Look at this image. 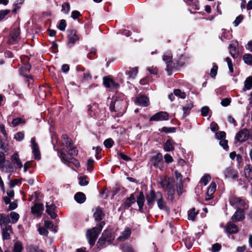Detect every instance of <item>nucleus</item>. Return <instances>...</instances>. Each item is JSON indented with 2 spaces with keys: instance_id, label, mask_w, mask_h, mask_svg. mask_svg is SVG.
<instances>
[{
  "instance_id": "nucleus-54",
  "label": "nucleus",
  "mask_w": 252,
  "mask_h": 252,
  "mask_svg": "<svg viewBox=\"0 0 252 252\" xmlns=\"http://www.w3.org/2000/svg\"><path fill=\"white\" fill-rule=\"evenodd\" d=\"M164 149L165 151L169 152L173 150L174 148L172 143H165Z\"/></svg>"
},
{
  "instance_id": "nucleus-22",
  "label": "nucleus",
  "mask_w": 252,
  "mask_h": 252,
  "mask_svg": "<svg viewBox=\"0 0 252 252\" xmlns=\"http://www.w3.org/2000/svg\"><path fill=\"white\" fill-rule=\"evenodd\" d=\"M157 202L158 206L159 209L164 210L166 212H168L169 211V208L166 205V202L163 199L162 195L160 196Z\"/></svg>"
},
{
  "instance_id": "nucleus-39",
  "label": "nucleus",
  "mask_w": 252,
  "mask_h": 252,
  "mask_svg": "<svg viewBox=\"0 0 252 252\" xmlns=\"http://www.w3.org/2000/svg\"><path fill=\"white\" fill-rule=\"evenodd\" d=\"M94 160L92 158H90L88 159L86 163V167L87 170H88L89 172H91L94 169Z\"/></svg>"
},
{
  "instance_id": "nucleus-57",
  "label": "nucleus",
  "mask_w": 252,
  "mask_h": 252,
  "mask_svg": "<svg viewBox=\"0 0 252 252\" xmlns=\"http://www.w3.org/2000/svg\"><path fill=\"white\" fill-rule=\"evenodd\" d=\"M221 245L219 243H216L212 246V252H217L220 250Z\"/></svg>"
},
{
  "instance_id": "nucleus-19",
  "label": "nucleus",
  "mask_w": 252,
  "mask_h": 252,
  "mask_svg": "<svg viewBox=\"0 0 252 252\" xmlns=\"http://www.w3.org/2000/svg\"><path fill=\"white\" fill-rule=\"evenodd\" d=\"M216 187L217 186L215 182L211 183L206 192V195L208 196V197L206 198V200H210L213 197V194L216 189Z\"/></svg>"
},
{
  "instance_id": "nucleus-30",
  "label": "nucleus",
  "mask_w": 252,
  "mask_h": 252,
  "mask_svg": "<svg viewBox=\"0 0 252 252\" xmlns=\"http://www.w3.org/2000/svg\"><path fill=\"white\" fill-rule=\"evenodd\" d=\"M24 247L21 242L20 241L16 242L13 246V252H22Z\"/></svg>"
},
{
  "instance_id": "nucleus-58",
  "label": "nucleus",
  "mask_w": 252,
  "mask_h": 252,
  "mask_svg": "<svg viewBox=\"0 0 252 252\" xmlns=\"http://www.w3.org/2000/svg\"><path fill=\"white\" fill-rule=\"evenodd\" d=\"M38 231L40 234L44 236H47L48 234V231L44 227H39L38 228Z\"/></svg>"
},
{
  "instance_id": "nucleus-45",
  "label": "nucleus",
  "mask_w": 252,
  "mask_h": 252,
  "mask_svg": "<svg viewBox=\"0 0 252 252\" xmlns=\"http://www.w3.org/2000/svg\"><path fill=\"white\" fill-rule=\"evenodd\" d=\"M176 128L175 127H163L160 131L161 132H163L166 133H169L171 132H175Z\"/></svg>"
},
{
  "instance_id": "nucleus-24",
  "label": "nucleus",
  "mask_w": 252,
  "mask_h": 252,
  "mask_svg": "<svg viewBox=\"0 0 252 252\" xmlns=\"http://www.w3.org/2000/svg\"><path fill=\"white\" fill-rule=\"evenodd\" d=\"M136 202L138 205L139 211H142L144 203L145 202V196L144 195L143 192H140L137 198Z\"/></svg>"
},
{
  "instance_id": "nucleus-62",
  "label": "nucleus",
  "mask_w": 252,
  "mask_h": 252,
  "mask_svg": "<svg viewBox=\"0 0 252 252\" xmlns=\"http://www.w3.org/2000/svg\"><path fill=\"white\" fill-rule=\"evenodd\" d=\"M166 70L168 73V75H170L171 73V71L172 70L173 67H172V63L171 62H168L166 63Z\"/></svg>"
},
{
  "instance_id": "nucleus-11",
  "label": "nucleus",
  "mask_w": 252,
  "mask_h": 252,
  "mask_svg": "<svg viewBox=\"0 0 252 252\" xmlns=\"http://www.w3.org/2000/svg\"><path fill=\"white\" fill-rule=\"evenodd\" d=\"M32 213L37 217H40L44 210V206L42 203H36L32 207Z\"/></svg>"
},
{
  "instance_id": "nucleus-4",
  "label": "nucleus",
  "mask_w": 252,
  "mask_h": 252,
  "mask_svg": "<svg viewBox=\"0 0 252 252\" xmlns=\"http://www.w3.org/2000/svg\"><path fill=\"white\" fill-rule=\"evenodd\" d=\"M235 138L238 142H245L248 139L252 140V130L243 129L237 134Z\"/></svg>"
},
{
  "instance_id": "nucleus-5",
  "label": "nucleus",
  "mask_w": 252,
  "mask_h": 252,
  "mask_svg": "<svg viewBox=\"0 0 252 252\" xmlns=\"http://www.w3.org/2000/svg\"><path fill=\"white\" fill-rule=\"evenodd\" d=\"M159 184L162 188L165 190L167 191L168 194H173L174 192V185L171 180L168 179H161L159 182Z\"/></svg>"
},
{
  "instance_id": "nucleus-6",
  "label": "nucleus",
  "mask_w": 252,
  "mask_h": 252,
  "mask_svg": "<svg viewBox=\"0 0 252 252\" xmlns=\"http://www.w3.org/2000/svg\"><path fill=\"white\" fill-rule=\"evenodd\" d=\"M68 42L67 45L69 47H72L79 38L77 35V32L74 30H68L67 31Z\"/></svg>"
},
{
  "instance_id": "nucleus-52",
  "label": "nucleus",
  "mask_w": 252,
  "mask_h": 252,
  "mask_svg": "<svg viewBox=\"0 0 252 252\" xmlns=\"http://www.w3.org/2000/svg\"><path fill=\"white\" fill-rule=\"evenodd\" d=\"M24 134L22 132H18L14 135V139L17 141H21L23 139Z\"/></svg>"
},
{
  "instance_id": "nucleus-53",
  "label": "nucleus",
  "mask_w": 252,
  "mask_h": 252,
  "mask_svg": "<svg viewBox=\"0 0 252 252\" xmlns=\"http://www.w3.org/2000/svg\"><path fill=\"white\" fill-rule=\"evenodd\" d=\"M122 251L124 252H134L132 248L128 245H124L122 248Z\"/></svg>"
},
{
  "instance_id": "nucleus-44",
  "label": "nucleus",
  "mask_w": 252,
  "mask_h": 252,
  "mask_svg": "<svg viewBox=\"0 0 252 252\" xmlns=\"http://www.w3.org/2000/svg\"><path fill=\"white\" fill-rule=\"evenodd\" d=\"M230 48V53L233 58H235L237 56V51L235 46L230 44L229 46Z\"/></svg>"
},
{
  "instance_id": "nucleus-14",
  "label": "nucleus",
  "mask_w": 252,
  "mask_h": 252,
  "mask_svg": "<svg viewBox=\"0 0 252 252\" xmlns=\"http://www.w3.org/2000/svg\"><path fill=\"white\" fill-rule=\"evenodd\" d=\"M46 212L50 216L51 219H55L57 215L55 212L56 206L54 204L48 205L47 203L46 205Z\"/></svg>"
},
{
  "instance_id": "nucleus-2",
  "label": "nucleus",
  "mask_w": 252,
  "mask_h": 252,
  "mask_svg": "<svg viewBox=\"0 0 252 252\" xmlns=\"http://www.w3.org/2000/svg\"><path fill=\"white\" fill-rule=\"evenodd\" d=\"M230 205L236 209L247 210L249 208L248 201L243 197L231 195L229 198Z\"/></svg>"
},
{
  "instance_id": "nucleus-3",
  "label": "nucleus",
  "mask_w": 252,
  "mask_h": 252,
  "mask_svg": "<svg viewBox=\"0 0 252 252\" xmlns=\"http://www.w3.org/2000/svg\"><path fill=\"white\" fill-rule=\"evenodd\" d=\"M100 232L101 229L98 227H94L87 230L86 235L89 243L91 246L94 245Z\"/></svg>"
},
{
  "instance_id": "nucleus-9",
  "label": "nucleus",
  "mask_w": 252,
  "mask_h": 252,
  "mask_svg": "<svg viewBox=\"0 0 252 252\" xmlns=\"http://www.w3.org/2000/svg\"><path fill=\"white\" fill-rule=\"evenodd\" d=\"M150 162L152 165L156 168H160L162 164V155L158 153L153 156L150 159Z\"/></svg>"
},
{
  "instance_id": "nucleus-18",
  "label": "nucleus",
  "mask_w": 252,
  "mask_h": 252,
  "mask_svg": "<svg viewBox=\"0 0 252 252\" xmlns=\"http://www.w3.org/2000/svg\"><path fill=\"white\" fill-rule=\"evenodd\" d=\"M12 233V228L11 225L6 226L2 229V237L4 240H8L10 238V234Z\"/></svg>"
},
{
  "instance_id": "nucleus-36",
  "label": "nucleus",
  "mask_w": 252,
  "mask_h": 252,
  "mask_svg": "<svg viewBox=\"0 0 252 252\" xmlns=\"http://www.w3.org/2000/svg\"><path fill=\"white\" fill-rule=\"evenodd\" d=\"M113 83V80L107 77L103 78V84L107 88H111L112 84Z\"/></svg>"
},
{
  "instance_id": "nucleus-1",
  "label": "nucleus",
  "mask_w": 252,
  "mask_h": 252,
  "mask_svg": "<svg viewBox=\"0 0 252 252\" xmlns=\"http://www.w3.org/2000/svg\"><path fill=\"white\" fill-rule=\"evenodd\" d=\"M53 146L55 150L60 154L62 159L65 161L71 162L72 160L71 158L68 157L67 153L72 156H76L78 154V150L73 143H56Z\"/></svg>"
},
{
  "instance_id": "nucleus-43",
  "label": "nucleus",
  "mask_w": 252,
  "mask_h": 252,
  "mask_svg": "<svg viewBox=\"0 0 252 252\" xmlns=\"http://www.w3.org/2000/svg\"><path fill=\"white\" fill-rule=\"evenodd\" d=\"M25 120L22 119L21 118H17L14 119L12 121V125L13 126H16L20 124L25 123Z\"/></svg>"
},
{
  "instance_id": "nucleus-64",
  "label": "nucleus",
  "mask_w": 252,
  "mask_h": 252,
  "mask_svg": "<svg viewBox=\"0 0 252 252\" xmlns=\"http://www.w3.org/2000/svg\"><path fill=\"white\" fill-rule=\"evenodd\" d=\"M118 155L123 160L125 161H130L131 158L128 156L125 155L124 153L121 152H118Z\"/></svg>"
},
{
  "instance_id": "nucleus-55",
  "label": "nucleus",
  "mask_w": 252,
  "mask_h": 252,
  "mask_svg": "<svg viewBox=\"0 0 252 252\" xmlns=\"http://www.w3.org/2000/svg\"><path fill=\"white\" fill-rule=\"evenodd\" d=\"M210 109L208 106H204L201 108V113L203 117H206L208 115Z\"/></svg>"
},
{
  "instance_id": "nucleus-63",
  "label": "nucleus",
  "mask_w": 252,
  "mask_h": 252,
  "mask_svg": "<svg viewBox=\"0 0 252 252\" xmlns=\"http://www.w3.org/2000/svg\"><path fill=\"white\" fill-rule=\"evenodd\" d=\"M106 241V238H104L103 236H102L99 239L97 242V245H98V247H102Z\"/></svg>"
},
{
  "instance_id": "nucleus-7",
  "label": "nucleus",
  "mask_w": 252,
  "mask_h": 252,
  "mask_svg": "<svg viewBox=\"0 0 252 252\" xmlns=\"http://www.w3.org/2000/svg\"><path fill=\"white\" fill-rule=\"evenodd\" d=\"M161 195L162 194L160 192H156L154 190H151L146 196L147 204L150 206L153 205L155 202L157 201Z\"/></svg>"
},
{
  "instance_id": "nucleus-38",
  "label": "nucleus",
  "mask_w": 252,
  "mask_h": 252,
  "mask_svg": "<svg viewBox=\"0 0 252 252\" xmlns=\"http://www.w3.org/2000/svg\"><path fill=\"white\" fill-rule=\"evenodd\" d=\"M244 83V87L247 90L251 89L252 88V76L248 77Z\"/></svg>"
},
{
  "instance_id": "nucleus-51",
  "label": "nucleus",
  "mask_w": 252,
  "mask_h": 252,
  "mask_svg": "<svg viewBox=\"0 0 252 252\" xmlns=\"http://www.w3.org/2000/svg\"><path fill=\"white\" fill-rule=\"evenodd\" d=\"M27 61H26L25 62L26 63L27 62V63H25L24 64V66L22 67V69L23 71L25 70V71H30V70L31 69L32 66H31V64L29 63V59L28 57H27Z\"/></svg>"
},
{
  "instance_id": "nucleus-10",
  "label": "nucleus",
  "mask_w": 252,
  "mask_h": 252,
  "mask_svg": "<svg viewBox=\"0 0 252 252\" xmlns=\"http://www.w3.org/2000/svg\"><path fill=\"white\" fill-rule=\"evenodd\" d=\"M246 210L237 209L231 217L234 222H237L243 220L245 218V211Z\"/></svg>"
},
{
  "instance_id": "nucleus-26",
  "label": "nucleus",
  "mask_w": 252,
  "mask_h": 252,
  "mask_svg": "<svg viewBox=\"0 0 252 252\" xmlns=\"http://www.w3.org/2000/svg\"><path fill=\"white\" fill-rule=\"evenodd\" d=\"M104 216V214L101 210V209L99 207H97L95 212L94 214V217L95 219V220L96 221H99L103 219Z\"/></svg>"
},
{
  "instance_id": "nucleus-59",
  "label": "nucleus",
  "mask_w": 252,
  "mask_h": 252,
  "mask_svg": "<svg viewBox=\"0 0 252 252\" xmlns=\"http://www.w3.org/2000/svg\"><path fill=\"white\" fill-rule=\"evenodd\" d=\"M10 12L9 10H2L0 11V21L2 20L4 17Z\"/></svg>"
},
{
  "instance_id": "nucleus-50",
  "label": "nucleus",
  "mask_w": 252,
  "mask_h": 252,
  "mask_svg": "<svg viewBox=\"0 0 252 252\" xmlns=\"http://www.w3.org/2000/svg\"><path fill=\"white\" fill-rule=\"evenodd\" d=\"M5 161V155L4 152H0V168L4 166V163Z\"/></svg>"
},
{
  "instance_id": "nucleus-41",
  "label": "nucleus",
  "mask_w": 252,
  "mask_h": 252,
  "mask_svg": "<svg viewBox=\"0 0 252 252\" xmlns=\"http://www.w3.org/2000/svg\"><path fill=\"white\" fill-rule=\"evenodd\" d=\"M174 94L175 95L179 96L182 98H185L186 97V94L185 92H182L180 89H175L174 91Z\"/></svg>"
},
{
  "instance_id": "nucleus-60",
  "label": "nucleus",
  "mask_w": 252,
  "mask_h": 252,
  "mask_svg": "<svg viewBox=\"0 0 252 252\" xmlns=\"http://www.w3.org/2000/svg\"><path fill=\"white\" fill-rule=\"evenodd\" d=\"M243 19V16L242 15H240L238 16L233 22V24L235 27L237 26Z\"/></svg>"
},
{
  "instance_id": "nucleus-31",
  "label": "nucleus",
  "mask_w": 252,
  "mask_h": 252,
  "mask_svg": "<svg viewBox=\"0 0 252 252\" xmlns=\"http://www.w3.org/2000/svg\"><path fill=\"white\" fill-rule=\"evenodd\" d=\"M216 137L217 139L220 140V142H228L225 140L226 134L224 131H219L216 133Z\"/></svg>"
},
{
  "instance_id": "nucleus-42",
  "label": "nucleus",
  "mask_w": 252,
  "mask_h": 252,
  "mask_svg": "<svg viewBox=\"0 0 252 252\" xmlns=\"http://www.w3.org/2000/svg\"><path fill=\"white\" fill-rule=\"evenodd\" d=\"M70 10V5L68 2H64L62 6V11L67 14Z\"/></svg>"
},
{
  "instance_id": "nucleus-13",
  "label": "nucleus",
  "mask_w": 252,
  "mask_h": 252,
  "mask_svg": "<svg viewBox=\"0 0 252 252\" xmlns=\"http://www.w3.org/2000/svg\"><path fill=\"white\" fill-rule=\"evenodd\" d=\"M135 103L137 105L146 107L148 105L149 99L145 95H139L136 98Z\"/></svg>"
},
{
  "instance_id": "nucleus-17",
  "label": "nucleus",
  "mask_w": 252,
  "mask_h": 252,
  "mask_svg": "<svg viewBox=\"0 0 252 252\" xmlns=\"http://www.w3.org/2000/svg\"><path fill=\"white\" fill-rule=\"evenodd\" d=\"M32 153L34 155V159L39 160L40 159V152L37 143H32Z\"/></svg>"
},
{
  "instance_id": "nucleus-56",
  "label": "nucleus",
  "mask_w": 252,
  "mask_h": 252,
  "mask_svg": "<svg viewBox=\"0 0 252 252\" xmlns=\"http://www.w3.org/2000/svg\"><path fill=\"white\" fill-rule=\"evenodd\" d=\"M86 177H81L79 178L80 186H87L89 182L86 180Z\"/></svg>"
},
{
  "instance_id": "nucleus-35",
  "label": "nucleus",
  "mask_w": 252,
  "mask_h": 252,
  "mask_svg": "<svg viewBox=\"0 0 252 252\" xmlns=\"http://www.w3.org/2000/svg\"><path fill=\"white\" fill-rule=\"evenodd\" d=\"M243 60L246 64L250 65H252V55L251 54H245L243 56Z\"/></svg>"
},
{
  "instance_id": "nucleus-8",
  "label": "nucleus",
  "mask_w": 252,
  "mask_h": 252,
  "mask_svg": "<svg viewBox=\"0 0 252 252\" xmlns=\"http://www.w3.org/2000/svg\"><path fill=\"white\" fill-rule=\"evenodd\" d=\"M169 118V114L168 113L163 111H160L156 113L152 116L149 121H159L167 120Z\"/></svg>"
},
{
  "instance_id": "nucleus-46",
  "label": "nucleus",
  "mask_w": 252,
  "mask_h": 252,
  "mask_svg": "<svg viewBox=\"0 0 252 252\" xmlns=\"http://www.w3.org/2000/svg\"><path fill=\"white\" fill-rule=\"evenodd\" d=\"M93 149L95 151V157L96 158L99 159L101 156V149L99 147L97 146L96 147H94L93 148Z\"/></svg>"
},
{
  "instance_id": "nucleus-27",
  "label": "nucleus",
  "mask_w": 252,
  "mask_h": 252,
  "mask_svg": "<svg viewBox=\"0 0 252 252\" xmlns=\"http://www.w3.org/2000/svg\"><path fill=\"white\" fill-rule=\"evenodd\" d=\"M86 199V197L85 194L81 192H78L74 195V199L77 203L80 204L84 202Z\"/></svg>"
},
{
  "instance_id": "nucleus-48",
  "label": "nucleus",
  "mask_w": 252,
  "mask_h": 252,
  "mask_svg": "<svg viewBox=\"0 0 252 252\" xmlns=\"http://www.w3.org/2000/svg\"><path fill=\"white\" fill-rule=\"evenodd\" d=\"M218 67L217 65H214L210 71V76L212 78H215L217 74Z\"/></svg>"
},
{
  "instance_id": "nucleus-28",
  "label": "nucleus",
  "mask_w": 252,
  "mask_h": 252,
  "mask_svg": "<svg viewBox=\"0 0 252 252\" xmlns=\"http://www.w3.org/2000/svg\"><path fill=\"white\" fill-rule=\"evenodd\" d=\"M244 173L246 178L248 180H252V166L247 164L244 168Z\"/></svg>"
},
{
  "instance_id": "nucleus-12",
  "label": "nucleus",
  "mask_w": 252,
  "mask_h": 252,
  "mask_svg": "<svg viewBox=\"0 0 252 252\" xmlns=\"http://www.w3.org/2000/svg\"><path fill=\"white\" fill-rule=\"evenodd\" d=\"M11 160L13 165L19 169H21L23 164L19 158L18 154L16 152L11 157Z\"/></svg>"
},
{
  "instance_id": "nucleus-34",
  "label": "nucleus",
  "mask_w": 252,
  "mask_h": 252,
  "mask_svg": "<svg viewBox=\"0 0 252 252\" xmlns=\"http://www.w3.org/2000/svg\"><path fill=\"white\" fill-rule=\"evenodd\" d=\"M211 177L209 174H205L201 179L199 183L203 184L204 186H206L210 181Z\"/></svg>"
},
{
  "instance_id": "nucleus-49",
  "label": "nucleus",
  "mask_w": 252,
  "mask_h": 252,
  "mask_svg": "<svg viewBox=\"0 0 252 252\" xmlns=\"http://www.w3.org/2000/svg\"><path fill=\"white\" fill-rule=\"evenodd\" d=\"M0 148L2 150V152L5 153L9 150V147L7 143H0Z\"/></svg>"
},
{
  "instance_id": "nucleus-15",
  "label": "nucleus",
  "mask_w": 252,
  "mask_h": 252,
  "mask_svg": "<svg viewBox=\"0 0 252 252\" xmlns=\"http://www.w3.org/2000/svg\"><path fill=\"white\" fill-rule=\"evenodd\" d=\"M15 166L13 165L11 161H6L4 163V166L0 168L1 170L5 172H12L15 170Z\"/></svg>"
},
{
  "instance_id": "nucleus-32",
  "label": "nucleus",
  "mask_w": 252,
  "mask_h": 252,
  "mask_svg": "<svg viewBox=\"0 0 252 252\" xmlns=\"http://www.w3.org/2000/svg\"><path fill=\"white\" fill-rule=\"evenodd\" d=\"M198 211H196L195 208H192L188 211V219L192 221L195 220Z\"/></svg>"
},
{
  "instance_id": "nucleus-33",
  "label": "nucleus",
  "mask_w": 252,
  "mask_h": 252,
  "mask_svg": "<svg viewBox=\"0 0 252 252\" xmlns=\"http://www.w3.org/2000/svg\"><path fill=\"white\" fill-rule=\"evenodd\" d=\"M9 218L10 219V222L15 223L19 219V215L16 212H12L10 214Z\"/></svg>"
},
{
  "instance_id": "nucleus-40",
  "label": "nucleus",
  "mask_w": 252,
  "mask_h": 252,
  "mask_svg": "<svg viewBox=\"0 0 252 252\" xmlns=\"http://www.w3.org/2000/svg\"><path fill=\"white\" fill-rule=\"evenodd\" d=\"M29 252H45L43 250L40 249L38 246L31 245L28 247Z\"/></svg>"
},
{
  "instance_id": "nucleus-37",
  "label": "nucleus",
  "mask_w": 252,
  "mask_h": 252,
  "mask_svg": "<svg viewBox=\"0 0 252 252\" xmlns=\"http://www.w3.org/2000/svg\"><path fill=\"white\" fill-rule=\"evenodd\" d=\"M138 73V67H135L130 69L128 73H127L129 77L130 78H134Z\"/></svg>"
},
{
  "instance_id": "nucleus-47",
  "label": "nucleus",
  "mask_w": 252,
  "mask_h": 252,
  "mask_svg": "<svg viewBox=\"0 0 252 252\" xmlns=\"http://www.w3.org/2000/svg\"><path fill=\"white\" fill-rule=\"evenodd\" d=\"M66 26V21L64 19H62L60 21V24L58 26V28L60 31H63L65 30Z\"/></svg>"
},
{
  "instance_id": "nucleus-23",
  "label": "nucleus",
  "mask_w": 252,
  "mask_h": 252,
  "mask_svg": "<svg viewBox=\"0 0 252 252\" xmlns=\"http://www.w3.org/2000/svg\"><path fill=\"white\" fill-rule=\"evenodd\" d=\"M238 229L237 225L231 222H228L225 228V231L229 233H236L238 232Z\"/></svg>"
},
{
  "instance_id": "nucleus-16",
  "label": "nucleus",
  "mask_w": 252,
  "mask_h": 252,
  "mask_svg": "<svg viewBox=\"0 0 252 252\" xmlns=\"http://www.w3.org/2000/svg\"><path fill=\"white\" fill-rule=\"evenodd\" d=\"M131 235L130 229L126 227L125 230L121 233V235L118 238V240L120 241H124L127 239Z\"/></svg>"
},
{
  "instance_id": "nucleus-61",
  "label": "nucleus",
  "mask_w": 252,
  "mask_h": 252,
  "mask_svg": "<svg viewBox=\"0 0 252 252\" xmlns=\"http://www.w3.org/2000/svg\"><path fill=\"white\" fill-rule=\"evenodd\" d=\"M231 100L230 98H225L221 101V104L224 107L228 106L230 103Z\"/></svg>"
},
{
  "instance_id": "nucleus-20",
  "label": "nucleus",
  "mask_w": 252,
  "mask_h": 252,
  "mask_svg": "<svg viewBox=\"0 0 252 252\" xmlns=\"http://www.w3.org/2000/svg\"><path fill=\"white\" fill-rule=\"evenodd\" d=\"M224 174L226 178H231L235 179L238 177L237 172L231 168H226Z\"/></svg>"
},
{
  "instance_id": "nucleus-25",
  "label": "nucleus",
  "mask_w": 252,
  "mask_h": 252,
  "mask_svg": "<svg viewBox=\"0 0 252 252\" xmlns=\"http://www.w3.org/2000/svg\"><path fill=\"white\" fill-rule=\"evenodd\" d=\"M135 202V199L133 194H130V196L124 201V205L126 208H128L131 206V205L134 203Z\"/></svg>"
},
{
  "instance_id": "nucleus-29",
  "label": "nucleus",
  "mask_w": 252,
  "mask_h": 252,
  "mask_svg": "<svg viewBox=\"0 0 252 252\" xmlns=\"http://www.w3.org/2000/svg\"><path fill=\"white\" fill-rule=\"evenodd\" d=\"M20 28H17L14 29L11 33V37L13 41H16L17 39L20 37Z\"/></svg>"
},
{
  "instance_id": "nucleus-21",
  "label": "nucleus",
  "mask_w": 252,
  "mask_h": 252,
  "mask_svg": "<svg viewBox=\"0 0 252 252\" xmlns=\"http://www.w3.org/2000/svg\"><path fill=\"white\" fill-rule=\"evenodd\" d=\"M10 222V219L8 215L5 214H0V225L1 226L4 225L8 226V224Z\"/></svg>"
}]
</instances>
